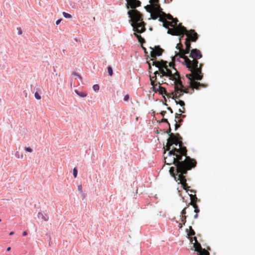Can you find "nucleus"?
Returning a JSON list of instances; mask_svg holds the SVG:
<instances>
[{"instance_id": "obj_1", "label": "nucleus", "mask_w": 255, "mask_h": 255, "mask_svg": "<svg viewBox=\"0 0 255 255\" xmlns=\"http://www.w3.org/2000/svg\"><path fill=\"white\" fill-rule=\"evenodd\" d=\"M187 150L185 147L181 148H173L167 153L168 156L164 157L165 163L167 164H174L176 168L170 167L169 172L174 177L176 181H179L185 188L186 178L184 174L187 173V170L196 165L195 161L186 155Z\"/></svg>"}, {"instance_id": "obj_2", "label": "nucleus", "mask_w": 255, "mask_h": 255, "mask_svg": "<svg viewBox=\"0 0 255 255\" xmlns=\"http://www.w3.org/2000/svg\"><path fill=\"white\" fill-rule=\"evenodd\" d=\"M188 39L193 41L190 36H187L185 39V49H183V45L181 43V38H179V42L177 44L176 48L179 50V52L175 51V56L172 57V61H179L182 64L186 65V67L191 73L186 74V77L188 78L190 87L192 89L198 90L200 87H206L204 84H201L196 80H201L203 78V74L201 72V64L198 67L199 62L196 60H191L187 58L185 55L189 53L191 44L188 41Z\"/></svg>"}, {"instance_id": "obj_3", "label": "nucleus", "mask_w": 255, "mask_h": 255, "mask_svg": "<svg viewBox=\"0 0 255 255\" xmlns=\"http://www.w3.org/2000/svg\"><path fill=\"white\" fill-rule=\"evenodd\" d=\"M127 8H131L133 9L128 11V17L130 18L129 22L132 21L131 25L133 28V30L135 32L134 33V35L140 41L139 38H142L141 36L137 34L136 33H141L145 30L144 27V23L142 21V15L135 8L140 5V2L138 0H127Z\"/></svg>"}, {"instance_id": "obj_4", "label": "nucleus", "mask_w": 255, "mask_h": 255, "mask_svg": "<svg viewBox=\"0 0 255 255\" xmlns=\"http://www.w3.org/2000/svg\"><path fill=\"white\" fill-rule=\"evenodd\" d=\"M152 63L148 62L149 68L150 65L152 64L158 68V71L154 72V74L155 76L157 74L161 75L160 77H165L168 78L169 80L173 82V84H176L178 83L180 85H182V82L180 79L179 74L177 72L176 69L173 67L172 65L170 63H168L167 61L161 60L160 61H154L151 60Z\"/></svg>"}, {"instance_id": "obj_5", "label": "nucleus", "mask_w": 255, "mask_h": 255, "mask_svg": "<svg viewBox=\"0 0 255 255\" xmlns=\"http://www.w3.org/2000/svg\"><path fill=\"white\" fill-rule=\"evenodd\" d=\"M172 27V28L167 29L168 34L172 35L180 36L181 39L184 37V35H186L187 36H190L194 42L198 39L197 33L194 30L188 31L185 27L182 25V23H179L176 26L174 25Z\"/></svg>"}, {"instance_id": "obj_6", "label": "nucleus", "mask_w": 255, "mask_h": 255, "mask_svg": "<svg viewBox=\"0 0 255 255\" xmlns=\"http://www.w3.org/2000/svg\"><path fill=\"white\" fill-rule=\"evenodd\" d=\"M174 85V90H175V100L176 104H179L181 107H184L185 106V103L184 101L181 100L177 101V99H178L184 93H187L186 91V89H185L184 86L182 84V85H180L178 83H176Z\"/></svg>"}, {"instance_id": "obj_7", "label": "nucleus", "mask_w": 255, "mask_h": 255, "mask_svg": "<svg viewBox=\"0 0 255 255\" xmlns=\"http://www.w3.org/2000/svg\"><path fill=\"white\" fill-rule=\"evenodd\" d=\"M192 243L193 244V247L195 248V251L199 253V255H210L209 253L205 249H203L200 243H198L196 237L193 238L191 241Z\"/></svg>"}, {"instance_id": "obj_8", "label": "nucleus", "mask_w": 255, "mask_h": 255, "mask_svg": "<svg viewBox=\"0 0 255 255\" xmlns=\"http://www.w3.org/2000/svg\"><path fill=\"white\" fill-rule=\"evenodd\" d=\"M159 0H150L149 1L152 4V5H147L144 7V8L146 9V11L148 12L151 13L152 10H154L157 12H158V11L156 10L155 9V4L157 3V4H159L158 3Z\"/></svg>"}, {"instance_id": "obj_9", "label": "nucleus", "mask_w": 255, "mask_h": 255, "mask_svg": "<svg viewBox=\"0 0 255 255\" xmlns=\"http://www.w3.org/2000/svg\"><path fill=\"white\" fill-rule=\"evenodd\" d=\"M155 9L158 11L159 14H161L165 18L171 20L173 19V16L170 14H166L162 11V8L160 6L159 4L157 3L155 4Z\"/></svg>"}, {"instance_id": "obj_10", "label": "nucleus", "mask_w": 255, "mask_h": 255, "mask_svg": "<svg viewBox=\"0 0 255 255\" xmlns=\"http://www.w3.org/2000/svg\"><path fill=\"white\" fill-rule=\"evenodd\" d=\"M163 50L159 46H155L154 49H152L150 54L152 57H156L161 55Z\"/></svg>"}, {"instance_id": "obj_11", "label": "nucleus", "mask_w": 255, "mask_h": 255, "mask_svg": "<svg viewBox=\"0 0 255 255\" xmlns=\"http://www.w3.org/2000/svg\"><path fill=\"white\" fill-rule=\"evenodd\" d=\"M190 57L193 59H200L202 55L200 50L195 48L191 50Z\"/></svg>"}, {"instance_id": "obj_12", "label": "nucleus", "mask_w": 255, "mask_h": 255, "mask_svg": "<svg viewBox=\"0 0 255 255\" xmlns=\"http://www.w3.org/2000/svg\"><path fill=\"white\" fill-rule=\"evenodd\" d=\"M185 117V115H183L182 114L176 113V114H175V119L174 120V121L175 122V129H177L180 127V126L177 124V123L178 122H181L182 121V119L181 118H184Z\"/></svg>"}, {"instance_id": "obj_13", "label": "nucleus", "mask_w": 255, "mask_h": 255, "mask_svg": "<svg viewBox=\"0 0 255 255\" xmlns=\"http://www.w3.org/2000/svg\"><path fill=\"white\" fill-rule=\"evenodd\" d=\"M168 139L169 141H170L169 146H172L173 144H174L175 146H177L179 144L177 141V139L174 133L170 134V137L168 138Z\"/></svg>"}, {"instance_id": "obj_14", "label": "nucleus", "mask_w": 255, "mask_h": 255, "mask_svg": "<svg viewBox=\"0 0 255 255\" xmlns=\"http://www.w3.org/2000/svg\"><path fill=\"white\" fill-rule=\"evenodd\" d=\"M37 217L41 221L47 222L49 219L48 216L44 212H39L37 214Z\"/></svg>"}, {"instance_id": "obj_15", "label": "nucleus", "mask_w": 255, "mask_h": 255, "mask_svg": "<svg viewBox=\"0 0 255 255\" xmlns=\"http://www.w3.org/2000/svg\"><path fill=\"white\" fill-rule=\"evenodd\" d=\"M174 25L172 24V22L169 21H165L163 23V26L167 29L169 28V26L173 27Z\"/></svg>"}, {"instance_id": "obj_16", "label": "nucleus", "mask_w": 255, "mask_h": 255, "mask_svg": "<svg viewBox=\"0 0 255 255\" xmlns=\"http://www.w3.org/2000/svg\"><path fill=\"white\" fill-rule=\"evenodd\" d=\"M151 85L152 86V91L153 92H154L155 93L158 92V91H159V89L158 88V86H160V85H158L154 84L152 81L151 82Z\"/></svg>"}, {"instance_id": "obj_17", "label": "nucleus", "mask_w": 255, "mask_h": 255, "mask_svg": "<svg viewBox=\"0 0 255 255\" xmlns=\"http://www.w3.org/2000/svg\"><path fill=\"white\" fill-rule=\"evenodd\" d=\"M75 92L79 97H82V98L85 97L87 95V93H86L85 92H80V91H78L77 90H75Z\"/></svg>"}, {"instance_id": "obj_18", "label": "nucleus", "mask_w": 255, "mask_h": 255, "mask_svg": "<svg viewBox=\"0 0 255 255\" xmlns=\"http://www.w3.org/2000/svg\"><path fill=\"white\" fill-rule=\"evenodd\" d=\"M158 88L159 89V91H158V93L160 94L163 95L166 94V91L164 88L161 86H158Z\"/></svg>"}, {"instance_id": "obj_19", "label": "nucleus", "mask_w": 255, "mask_h": 255, "mask_svg": "<svg viewBox=\"0 0 255 255\" xmlns=\"http://www.w3.org/2000/svg\"><path fill=\"white\" fill-rule=\"evenodd\" d=\"M62 14L63 16L66 18H70L72 17V16L69 13H68L66 12H63Z\"/></svg>"}, {"instance_id": "obj_20", "label": "nucleus", "mask_w": 255, "mask_h": 255, "mask_svg": "<svg viewBox=\"0 0 255 255\" xmlns=\"http://www.w3.org/2000/svg\"><path fill=\"white\" fill-rule=\"evenodd\" d=\"M108 72L110 76H112L113 74V69L111 66H109L108 67Z\"/></svg>"}, {"instance_id": "obj_21", "label": "nucleus", "mask_w": 255, "mask_h": 255, "mask_svg": "<svg viewBox=\"0 0 255 255\" xmlns=\"http://www.w3.org/2000/svg\"><path fill=\"white\" fill-rule=\"evenodd\" d=\"M15 156L17 158H22L23 157V154L22 153H20L18 151H16V153H15Z\"/></svg>"}, {"instance_id": "obj_22", "label": "nucleus", "mask_w": 255, "mask_h": 255, "mask_svg": "<svg viewBox=\"0 0 255 255\" xmlns=\"http://www.w3.org/2000/svg\"><path fill=\"white\" fill-rule=\"evenodd\" d=\"M99 86L98 84H95L93 86V89L95 92H98L99 90Z\"/></svg>"}, {"instance_id": "obj_23", "label": "nucleus", "mask_w": 255, "mask_h": 255, "mask_svg": "<svg viewBox=\"0 0 255 255\" xmlns=\"http://www.w3.org/2000/svg\"><path fill=\"white\" fill-rule=\"evenodd\" d=\"M189 229H190V232L188 234V235H191V236L194 235L195 234V232H194V231L193 230V229L192 228V227L191 226L189 227Z\"/></svg>"}, {"instance_id": "obj_24", "label": "nucleus", "mask_w": 255, "mask_h": 255, "mask_svg": "<svg viewBox=\"0 0 255 255\" xmlns=\"http://www.w3.org/2000/svg\"><path fill=\"white\" fill-rule=\"evenodd\" d=\"M73 174L74 178H76L77 177L78 170L76 168L73 169Z\"/></svg>"}, {"instance_id": "obj_25", "label": "nucleus", "mask_w": 255, "mask_h": 255, "mask_svg": "<svg viewBox=\"0 0 255 255\" xmlns=\"http://www.w3.org/2000/svg\"><path fill=\"white\" fill-rule=\"evenodd\" d=\"M193 208H194V212L196 214H198L200 212V210L197 205H193Z\"/></svg>"}, {"instance_id": "obj_26", "label": "nucleus", "mask_w": 255, "mask_h": 255, "mask_svg": "<svg viewBox=\"0 0 255 255\" xmlns=\"http://www.w3.org/2000/svg\"><path fill=\"white\" fill-rule=\"evenodd\" d=\"M34 97L36 100H40L41 99V96L38 93V92H36L34 94Z\"/></svg>"}, {"instance_id": "obj_27", "label": "nucleus", "mask_w": 255, "mask_h": 255, "mask_svg": "<svg viewBox=\"0 0 255 255\" xmlns=\"http://www.w3.org/2000/svg\"><path fill=\"white\" fill-rule=\"evenodd\" d=\"M72 75H74L75 76H76L77 77H78L80 80H82V77L77 72H72Z\"/></svg>"}, {"instance_id": "obj_28", "label": "nucleus", "mask_w": 255, "mask_h": 255, "mask_svg": "<svg viewBox=\"0 0 255 255\" xmlns=\"http://www.w3.org/2000/svg\"><path fill=\"white\" fill-rule=\"evenodd\" d=\"M170 141H169V139H168L167 143H166V150L169 151H170V147L171 146H169L170 144Z\"/></svg>"}, {"instance_id": "obj_29", "label": "nucleus", "mask_w": 255, "mask_h": 255, "mask_svg": "<svg viewBox=\"0 0 255 255\" xmlns=\"http://www.w3.org/2000/svg\"><path fill=\"white\" fill-rule=\"evenodd\" d=\"M180 217L181 220V221L183 222V224L184 225L186 222V216H180Z\"/></svg>"}, {"instance_id": "obj_30", "label": "nucleus", "mask_w": 255, "mask_h": 255, "mask_svg": "<svg viewBox=\"0 0 255 255\" xmlns=\"http://www.w3.org/2000/svg\"><path fill=\"white\" fill-rule=\"evenodd\" d=\"M150 16H151V18H152V19H154V20H155V19H157V17H159V15H157V14H153V13H151V14H150Z\"/></svg>"}, {"instance_id": "obj_31", "label": "nucleus", "mask_w": 255, "mask_h": 255, "mask_svg": "<svg viewBox=\"0 0 255 255\" xmlns=\"http://www.w3.org/2000/svg\"><path fill=\"white\" fill-rule=\"evenodd\" d=\"M178 22V20L176 18H173V19H172V21L171 22H172L173 24L174 23V25H176V26H177V25H177Z\"/></svg>"}, {"instance_id": "obj_32", "label": "nucleus", "mask_w": 255, "mask_h": 255, "mask_svg": "<svg viewBox=\"0 0 255 255\" xmlns=\"http://www.w3.org/2000/svg\"><path fill=\"white\" fill-rule=\"evenodd\" d=\"M78 190L80 194H83V192L82 191V186L81 185H78Z\"/></svg>"}, {"instance_id": "obj_33", "label": "nucleus", "mask_w": 255, "mask_h": 255, "mask_svg": "<svg viewBox=\"0 0 255 255\" xmlns=\"http://www.w3.org/2000/svg\"><path fill=\"white\" fill-rule=\"evenodd\" d=\"M17 34L18 35H21L22 34V30L20 27H17Z\"/></svg>"}, {"instance_id": "obj_34", "label": "nucleus", "mask_w": 255, "mask_h": 255, "mask_svg": "<svg viewBox=\"0 0 255 255\" xmlns=\"http://www.w3.org/2000/svg\"><path fill=\"white\" fill-rule=\"evenodd\" d=\"M25 151L29 152H31L32 151V149L30 147H26L25 149Z\"/></svg>"}, {"instance_id": "obj_35", "label": "nucleus", "mask_w": 255, "mask_h": 255, "mask_svg": "<svg viewBox=\"0 0 255 255\" xmlns=\"http://www.w3.org/2000/svg\"><path fill=\"white\" fill-rule=\"evenodd\" d=\"M186 208H185L183 210H182V211L181 212V214L182 215V216H185V215L186 214Z\"/></svg>"}, {"instance_id": "obj_36", "label": "nucleus", "mask_w": 255, "mask_h": 255, "mask_svg": "<svg viewBox=\"0 0 255 255\" xmlns=\"http://www.w3.org/2000/svg\"><path fill=\"white\" fill-rule=\"evenodd\" d=\"M128 99H129V96H128V95H126V96H125V97L124 98V100L125 101H127Z\"/></svg>"}, {"instance_id": "obj_37", "label": "nucleus", "mask_w": 255, "mask_h": 255, "mask_svg": "<svg viewBox=\"0 0 255 255\" xmlns=\"http://www.w3.org/2000/svg\"><path fill=\"white\" fill-rule=\"evenodd\" d=\"M161 122H164V123H167L169 125V123H168V120H167V119H166L163 118V119L161 120Z\"/></svg>"}, {"instance_id": "obj_38", "label": "nucleus", "mask_w": 255, "mask_h": 255, "mask_svg": "<svg viewBox=\"0 0 255 255\" xmlns=\"http://www.w3.org/2000/svg\"><path fill=\"white\" fill-rule=\"evenodd\" d=\"M62 19H59L56 21V24L58 25L62 21Z\"/></svg>"}, {"instance_id": "obj_39", "label": "nucleus", "mask_w": 255, "mask_h": 255, "mask_svg": "<svg viewBox=\"0 0 255 255\" xmlns=\"http://www.w3.org/2000/svg\"><path fill=\"white\" fill-rule=\"evenodd\" d=\"M166 113V112L165 111H162L161 112L160 114L162 116L164 117Z\"/></svg>"}, {"instance_id": "obj_40", "label": "nucleus", "mask_w": 255, "mask_h": 255, "mask_svg": "<svg viewBox=\"0 0 255 255\" xmlns=\"http://www.w3.org/2000/svg\"><path fill=\"white\" fill-rule=\"evenodd\" d=\"M167 110L170 111L171 113H173V111L170 107H167Z\"/></svg>"}, {"instance_id": "obj_41", "label": "nucleus", "mask_w": 255, "mask_h": 255, "mask_svg": "<svg viewBox=\"0 0 255 255\" xmlns=\"http://www.w3.org/2000/svg\"><path fill=\"white\" fill-rule=\"evenodd\" d=\"M198 217V214L196 213V214L194 216V219H197Z\"/></svg>"}, {"instance_id": "obj_42", "label": "nucleus", "mask_w": 255, "mask_h": 255, "mask_svg": "<svg viewBox=\"0 0 255 255\" xmlns=\"http://www.w3.org/2000/svg\"><path fill=\"white\" fill-rule=\"evenodd\" d=\"M27 232H26V231H24V232H23V233H22V235H23V236H26V235H27Z\"/></svg>"}, {"instance_id": "obj_43", "label": "nucleus", "mask_w": 255, "mask_h": 255, "mask_svg": "<svg viewBox=\"0 0 255 255\" xmlns=\"http://www.w3.org/2000/svg\"><path fill=\"white\" fill-rule=\"evenodd\" d=\"M170 131H171V128H169V130L167 131V133H168V134H169V136H170V133H171L170 132Z\"/></svg>"}, {"instance_id": "obj_44", "label": "nucleus", "mask_w": 255, "mask_h": 255, "mask_svg": "<svg viewBox=\"0 0 255 255\" xmlns=\"http://www.w3.org/2000/svg\"><path fill=\"white\" fill-rule=\"evenodd\" d=\"M178 112L179 113H184V111L183 110H182L181 109H179L178 110Z\"/></svg>"}, {"instance_id": "obj_45", "label": "nucleus", "mask_w": 255, "mask_h": 255, "mask_svg": "<svg viewBox=\"0 0 255 255\" xmlns=\"http://www.w3.org/2000/svg\"><path fill=\"white\" fill-rule=\"evenodd\" d=\"M10 250H11V248H10V247H8V248L6 249V251H7V252L10 251Z\"/></svg>"}, {"instance_id": "obj_46", "label": "nucleus", "mask_w": 255, "mask_h": 255, "mask_svg": "<svg viewBox=\"0 0 255 255\" xmlns=\"http://www.w3.org/2000/svg\"><path fill=\"white\" fill-rule=\"evenodd\" d=\"M158 21H160V22H163V20L162 18H160L158 19Z\"/></svg>"}, {"instance_id": "obj_47", "label": "nucleus", "mask_w": 255, "mask_h": 255, "mask_svg": "<svg viewBox=\"0 0 255 255\" xmlns=\"http://www.w3.org/2000/svg\"><path fill=\"white\" fill-rule=\"evenodd\" d=\"M13 234H14V233L13 232H11L9 233V235L11 236V235H12Z\"/></svg>"}, {"instance_id": "obj_48", "label": "nucleus", "mask_w": 255, "mask_h": 255, "mask_svg": "<svg viewBox=\"0 0 255 255\" xmlns=\"http://www.w3.org/2000/svg\"><path fill=\"white\" fill-rule=\"evenodd\" d=\"M179 225H181L180 226V228H181L182 227V225H181V223H179Z\"/></svg>"}, {"instance_id": "obj_49", "label": "nucleus", "mask_w": 255, "mask_h": 255, "mask_svg": "<svg viewBox=\"0 0 255 255\" xmlns=\"http://www.w3.org/2000/svg\"><path fill=\"white\" fill-rule=\"evenodd\" d=\"M1 222V220L0 219V222Z\"/></svg>"}]
</instances>
